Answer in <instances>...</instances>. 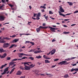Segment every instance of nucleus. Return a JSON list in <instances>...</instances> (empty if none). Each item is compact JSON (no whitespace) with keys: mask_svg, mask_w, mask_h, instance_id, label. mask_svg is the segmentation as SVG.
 Segmentation results:
<instances>
[{"mask_svg":"<svg viewBox=\"0 0 78 78\" xmlns=\"http://www.w3.org/2000/svg\"><path fill=\"white\" fill-rule=\"evenodd\" d=\"M48 28V27H43L42 26H40L39 28H37L36 30L37 33H39V32L40 31L41 28V29H47Z\"/></svg>","mask_w":78,"mask_h":78,"instance_id":"obj_1","label":"nucleus"},{"mask_svg":"<svg viewBox=\"0 0 78 78\" xmlns=\"http://www.w3.org/2000/svg\"><path fill=\"white\" fill-rule=\"evenodd\" d=\"M66 62H67L66 61H62L61 62H60L58 64V65H61V64L62 65H67V64H69L70 63H66Z\"/></svg>","mask_w":78,"mask_h":78,"instance_id":"obj_2","label":"nucleus"},{"mask_svg":"<svg viewBox=\"0 0 78 78\" xmlns=\"http://www.w3.org/2000/svg\"><path fill=\"white\" fill-rule=\"evenodd\" d=\"M18 56L19 57V58H22L23 55H25V56H28V54H25L23 53H20L18 54Z\"/></svg>","mask_w":78,"mask_h":78,"instance_id":"obj_3","label":"nucleus"},{"mask_svg":"<svg viewBox=\"0 0 78 78\" xmlns=\"http://www.w3.org/2000/svg\"><path fill=\"white\" fill-rule=\"evenodd\" d=\"M49 27V28H50V30L51 31H52V32H56L55 31V30H57V29H58V28H52L51 27Z\"/></svg>","mask_w":78,"mask_h":78,"instance_id":"obj_4","label":"nucleus"},{"mask_svg":"<svg viewBox=\"0 0 78 78\" xmlns=\"http://www.w3.org/2000/svg\"><path fill=\"white\" fill-rule=\"evenodd\" d=\"M6 17L5 16L3 15H1L0 16V20L1 21H3L5 20V19Z\"/></svg>","mask_w":78,"mask_h":78,"instance_id":"obj_5","label":"nucleus"},{"mask_svg":"<svg viewBox=\"0 0 78 78\" xmlns=\"http://www.w3.org/2000/svg\"><path fill=\"white\" fill-rule=\"evenodd\" d=\"M9 44L8 43L4 44L3 47V48H7L9 47Z\"/></svg>","mask_w":78,"mask_h":78,"instance_id":"obj_6","label":"nucleus"},{"mask_svg":"<svg viewBox=\"0 0 78 78\" xmlns=\"http://www.w3.org/2000/svg\"><path fill=\"white\" fill-rule=\"evenodd\" d=\"M73 71H75V72H78V68L74 69L73 68L71 70V71L72 72H73Z\"/></svg>","mask_w":78,"mask_h":78,"instance_id":"obj_7","label":"nucleus"},{"mask_svg":"<svg viewBox=\"0 0 78 78\" xmlns=\"http://www.w3.org/2000/svg\"><path fill=\"white\" fill-rule=\"evenodd\" d=\"M55 52H56V49H53L51 52V55L55 54Z\"/></svg>","mask_w":78,"mask_h":78,"instance_id":"obj_8","label":"nucleus"},{"mask_svg":"<svg viewBox=\"0 0 78 78\" xmlns=\"http://www.w3.org/2000/svg\"><path fill=\"white\" fill-rule=\"evenodd\" d=\"M22 73V71H18L16 73V75H20Z\"/></svg>","mask_w":78,"mask_h":78,"instance_id":"obj_9","label":"nucleus"},{"mask_svg":"<svg viewBox=\"0 0 78 78\" xmlns=\"http://www.w3.org/2000/svg\"><path fill=\"white\" fill-rule=\"evenodd\" d=\"M4 39H6V40L9 41V40H10V39H11V38H9V37H6L5 38V37H3V38L1 40H4Z\"/></svg>","mask_w":78,"mask_h":78,"instance_id":"obj_10","label":"nucleus"},{"mask_svg":"<svg viewBox=\"0 0 78 78\" xmlns=\"http://www.w3.org/2000/svg\"><path fill=\"white\" fill-rule=\"evenodd\" d=\"M19 41V39H15L13 40L12 41V43H15L16 42H18V41Z\"/></svg>","mask_w":78,"mask_h":78,"instance_id":"obj_11","label":"nucleus"},{"mask_svg":"<svg viewBox=\"0 0 78 78\" xmlns=\"http://www.w3.org/2000/svg\"><path fill=\"white\" fill-rule=\"evenodd\" d=\"M24 70H30V68L28 66H24Z\"/></svg>","mask_w":78,"mask_h":78,"instance_id":"obj_12","label":"nucleus"},{"mask_svg":"<svg viewBox=\"0 0 78 78\" xmlns=\"http://www.w3.org/2000/svg\"><path fill=\"white\" fill-rule=\"evenodd\" d=\"M59 10L62 12H64V10H63V9L62 8V7H61L60 8Z\"/></svg>","mask_w":78,"mask_h":78,"instance_id":"obj_13","label":"nucleus"},{"mask_svg":"<svg viewBox=\"0 0 78 78\" xmlns=\"http://www.w3.org/2000/svg\"><path fill=\"white\" fill-rule=\"evenodd\" d=\"M41 52H42V51H34V53L37 54L39 53H41Z\"/></svg>","mask_w":78,"mask_h":78,"instance_id":"obj_14","label":"nucleus"},{"mask_svg":"<svg viewBox=\"0 0 78 78\" xmlns=\"http://www.w3.org/2000/svg\"><path fill=\"white\" fill-rule=\"evenodd\" d=\"M6 66H7V64L6 63H5V65L2 66L0 67V69H3V68L5 67Z\"/></svg>","mask_w":78,"mask_h":78,"instance_id":"obj_15","label":"nucleus"},{"mask_svg":"<svg viewBox=\"0 0 78 78\" xmlns=\"http://www.w3.org/2000/svg\"><path fill=\"white\" fill-rule=\"evenodd\" d=\"M17 45L14 44H12L11 46L9 47V48H12L13 47H16Z\"/></svg>","mask_w":78,"mask_h":78,"instance_id":"obj_16","label":"nucleus"},{"mask_svg":"<svg viewBox=\"0 0 78 78\" xmlns=\"http://www.w3.org/2000/svg\"><path fill=\"white\" fill-rule=\"evenodd\" d=\"M58 12L60 16H63V17L66 16V15H64V14H62V13H61V12H60V11H59Z\"/></svg>","mask_w":78,"mask_h":78,"instance_id":"obj_17","label":"nucleus"},{"mask_svg":"<svg viewBox=\"0 0 78 78\" xmlns=\"http://www.w3.org/2000/svg\"><path fill=\"white\" fill-rule=\"evenodd\" d=\"M23 64H24V66H27L26 65V64L27 65H28L29 66L30 65V64H28V62H25L23 63Z\"/></svg>","mask_w":78,"mask_h":78,"instance_id":"obj_18","label":"nucleus"},{"mask_svg":"<svg viewBox=\"0 0 78 78\" xmlns=\"http://www.w3.org/2000/svg\"><path fill=\"white\" fill-rule=\"evenodd\" d=\"M67 2L68 4H69V6H72V5H73V3L72 2Z\"/></svg>","mask_w":78,"mask_h":78,"instance_id":"obj_19","label":"nucleus"},{"mask_svg":"<svg viewBox=\"0 0 78 78\" xmlns=\"http://www.w3.org/2000/svg\"><path fill=\"white\" fill-rule=\"evenodd\" d=\"M9 67H7L6 68H5L4 71V72H7V71H8V69H9Z\"/></svg>","mask_w":78,"mask_h":78,"instance_id":"obj_20","label":"nucleus"},{"mask_svg":"<svg viewBox=\"0 0 78 78\" xmlns=\"http://www.w3.org/2000/svg\"><path fill=\"white\" fill-rule=\"evenodd\" d=\"M15 63H16V62H10L9 64V66H10L11 65H12V64H14Z\"/></svg>","mask_w":78,"mask_h":78,"instance_id":"obj_21","label":"nucleus"},{"mask_svg":"<svg viewBox=\"0 0 78 78\" xmlns=\"http://www.w3.org/2000/svg\"><path fill=\"white\" fill-rule=\"evenodd\" d=\"M0 51L1 53H2V52H4V50H3V49L0 48Z\"/></svg>","mask_w":78,"mask_h":78,"instance_id":"obj_22","label":"nucleus"},{"mask_svg":"<svg viewBox=\"0 0 78 78\" xmlns=\"http://www.w3.org/2000/svg\"><path fill=\"white\" fill-rule=\"evenodd\" d=\"M36 58L37 59H40L42 58V56H41V55H39L38 56H37Z\"/></svg>","mask_w":78,"mask_h":78,"instance_id":"obj_23","label":"nucleus"},{"mask_svg":"<svg viewBox=\"0 0 78 78\" xmlns=\"http://www.w3.org/2000/svg\"><path fill=\"white\" fill-rule=\"evenodd\" d=\"M28 59H30V60H31L32 61H33V60H34V58L32 57H30Z\"/></svg>","mask_w":78,"mask_h":78,"instance_id":"obj_24","label":"nucleus"},{"mask_svg":"<svg viewBox=\"0 0 78 78\" xmlns=\"http://www.w3.org/2000/svg\"><path fill=\"white\" fill-rule=\"evenodd\" d=\"M45 63H50V62L48 60H45Z\"/></svg>","mask_w":78,"mask_h":78,"instance_id":"obj_25","label":"nucleus"},{"mask_svg":"<svg viewBox=\"0 0 78 78\" xmlns=\"http://www.w3.org/2000/svg\"><path fill=\"white\" fill-rule=\"evenodd\" d=\"M69 33H70V32H69L65 31V32H63V34H69Z\"/></svg>","mask_w":78,"mask_h":78,"instance_id":"obj_26","label":"nucleus"},{"mask_svg":"<svg viewBox=\"0 0 78 78\" xmlns=\"http://www.w3.org/2000/svg\"><path fill=\"white\" fill-rule=\"evenodd\" d=\"M30 41H26L25 42V44H30Z\"/></svg>","mask_w":78,"mask_h":78,"instance_id":"obj_27","label":"nucleus"},{"mask_svg":"<svg viewBox=\"0 0 78 78\" xmlns=\"http://www.w3.org/2000/svg\"><path fill=\"white\" fill-rule=\"evenodd\" d=\"M44 8V9H46V7L45 6H42V5H41L40 7V8Z\"/></svg>","mask_w":78,"mask_h":78,"instance_id":"obj_28","label":"nucleus"},{"mask_svg":"<svg viewBox=\"0 0 78 78\" xmlns=\"http://www.w3.org/2000/svg\"><path fill=\"white\" fill-rule=\"evenodd\" d=\"M64 78H67L69 77V75H68V74L65 75L64 76Z\"/></svg>","mask_w":78,"mask_h":78,"instance_id":"obj_29","label":"nucleus"},{"mask_svg":"<svg viewBox=\"0 0 78 78\" xmlns=\"http://www.w3.org/2000/svg\"><path fill=\"white\" fill-rule=\"evenodd\" d=\"M18 34L16 35H12V36H10V37H16V35H17Z\"/></svg>","mask_w":78,"mask_h":78,"instance_id":"obj_30","label":"nucleus"},{"mask_svg":"<svg viewBox=\"0 0 78 78\" xmlns=\"http://www.w3.org/2000/svg\"><path fill=\"white\" fill-rule=\"evenodd\" d=\"M37 16H38V17H41V13H38Z\"/></svg>","mask_w":78,"mask_h":78,"instance_id":"obj_31","label":"nucleus"},{"mask_svg":"<svg viewBox=\"0 0 78 78\" xmlns=\"http://www.w3.org/2000/svg\"><path fill=\"white\" fill-rule=\"evenodd\" d=\"M7 55V54L6 53H5L3 54V56L5 58L6 56V55Z\"/></svg>","mask_w":78,"mask_h":78,"instance_id":"obj_32","label":"nucleus"},{"mask_svg":"<svg viewBox=\"0 0 78 78\" xmlns=\"http://www.w3.org/2000/svg\"><path fill=\"white\" fill-rule=\"evenodd\" d=\"M34 50L33 49H31L30 51H29V52H34Z\"/></svg>","mask_w":78,"mask_h":78,"instance_id":"obj_33","label":"nucleus"},{"mask_svg":"<svg viewBox=\"0 0 78 78\" xmlns=\"http://www.w3.org/2000/svg\"><path fill=\"white\" fill-rule=\"evenodd\" d=\"M9 6H10V7L11 8H12V7H13V6H14V5H12V4H9Z\"/></svg>","mask_w":78,"mask_h":78,"instance_id":"obj_34","label":"nucleus"},{"mask_svg":"<svg viewBox=\"0 0 78 78\" xmlns=\"http://www.w3.org/2000/svg\"><path fill=\"white\" fill-rule=\"evenodd\" d=\"M23 59H28V58L26 57H24L21 58Z\"/></svg>","mask_w":78,"mask_h":78,"instance_id":"obj_35","label":"nucleus"},{"mask_svg":"<svg viewBox=\"0 0 78 78\" xmlns=\"http://www.w3.org/2000/svg\"><path fill=\"white\" fill-rule=\"evenodd\" d=\"M11 59V58L10 57H7V60H10Z\"/></svg>","mask_w":78,"mask_h":78,"instance_id":"obj_36","label":"nucleus"},{"mask_svg":"<svg viewBox=\"0 0 78 78\" xmlns=\"http://www.w3.org/2000/svg\"><path fill=\"white\" fill-rule=\"evenodd\" d=\"M30 44H32V45H34V42H30Z\"/></svg>","mask_w":78,"mask_h":78,"instance_id":"obj_37","label":"nucleus"},{"mask_svg":"<svg viewBox=\"0 0 78 78\" xmlns=\"http://www.w3.org/2000/svg\"><path fill=\"white\" fill-rule=\"evenodd\" d=\"M17 60H18L17 58H15L12 60V61H17Z\"/></svg>","mask_w":78,"mask_h":78,"instance_id":"obj_38","label":"nucleus"},{"mask_svg":"<svg viewBox=\"0 0 78 78\" xmlns=\"http://www.w3.org/2000/svg\"><path fill=\"white\" fill-rule=\"evenodd\" d=\"M20 69L21 70H24V68L23 67V66H21L20 67Z\"/></svg>","mask_w":78,"mask_h":78,"instance_id":"obj_39","label":"nucleus"},{"mask_svg":"<svg viewBox=\"0 0 78 78\" xmlns=\"http://www.w3.org/2000/svg\"><path fill=\"white\" fill-rule=\"evenodd\" d=\"M49 14H53V13L51 11H49Z\"/></svg>","mask_w":78,"mask_h":78,"instance_id":"obj_40","label":"nucleus"},{"mask_svg":"<svg viewBox=\"0 0 78 78\" xmlns=\"http://www.w3.org/2000/svg\"><path fill=\"white\" fill-rule=\"evenodd\" d=\"M3 6H5V5H4V4H2V5H1L0 6V8H3Z\"/></svg>","mask_w":78,"mask_h":78,"instance_id":"obj_41","label":"nucleus"},{"mask_svg":"<svg viewBox=\"0 0 78 78\" xmlns=\"http://www.w3.org/2000/svg\"><path fill=\"white\" fill-rule=\"evenodd\" d=\"M37 18H36L37 20H39L40 19V18H39V16H36Z\"/></svg>","mask_w":78,"mask_h":78,"instance_id":"obj_42","label":"nucleus"},{"mask_svg":"<svg viewBox=\"0 0 78 78\" xmlns=\"http://www.w3.org/2000/svg\"><path fill=\"white\" fill-rule=\"evenodd\" d=\"M48 16H46L45 17V19H46V20H48Z\"/></svg>","mask_w":78,"mask_h":78,"instance_id":"obj_43","label":"nucleus"},{"mask_svg":"<svg viewBox=\"0 0 78 78\" xmlns=\"http://www.w3.org/2000/svg\"><path fill=\"white\" fill-rule=\"evenodd\" d=\"M47 75V76H48V75H50V76H52V75H51V74H47V73H46Z\"/></svg>","mask_w":78,"mask_h":78,"instance_id":"obj_44","label":"nucleus"},{"mask_svg":"<svg viewBox=\"0 0 78 78\" xmlns=\"http://www.w3.org/2000/svg\"><path fill=\"white\" fill-rule=\"evenodd\" d=\"M2 1L3 3H5V4H6V3L5 2V0H2Z\"/></svg>","mask_w":78,"mask_h":78,"instance_id":"obj_45","label":"nucleus"},{"mask_svg":"<svg viewBox=\"0 0 78 78\" xmlns=\"http://www.w3.org/2000/svg\"><path fill=\"white\" fill-rule=\"evenodd\" d=\"M78 12V10H76L75 12H73L74 14H76V13H77Z\"/></svg>","mask_w":78,"mask_h":78,"instance_id":"obj_46","label":"nucleus"},{"mask_svg":"<svg viewBox=\"0 0 78 78\" xmlns=\"http://www.w3.org/2000/svg\"><path fill=\"white\" fill-rule=\"evenodd\" d=\"M5 73H6V72H4L2 73L1 74L2 75H5Z\"/></svg>","mask_w":78,"mask_h":78,"instance_id":"obj_47","label":"nucleus"},{"mask_svg":"<svg viewBox=\"0 0 78 78\" xmlns=\"http://www.w3.org/2000/svg\"><path fill=\"white\" fill-rule=\"evenodd\" d=\"M76 58V57H72L70 59V60H72V59H75V58Z\"/></svg>","mask_w":78,"mask_h":78,"instance_id":"obj_48","label":"nucleus"},{"mask_svg":"<svg viewBox=\"0 0 78 78\" xmlns=\"http://www.w3.org/2000/svg\"><path fill=\"white\" fill-rule=\"evenodd\" d=\"M0 57H1V59H3V58H5L3 55L1 56H1H0Z\"/></svg>","mask_w":78,"mask_h":78,"instance_id":"obj_49","label":"nucleus"},{"mask_svg":"<svg viewBox=\"0 0 78 78\" xmlns=\"http://www.w3.org/2000/svg\"><path fill=\"white\" fill-rule=\"evenodd\" d=\"M16 69V68H14L13 69H12L11 70V71L12 72H13L14 70V69Z\"/></svg>","mask_w":78,"mask_h":78,"instance_id":"obj_50","label":"nucleus"},{"mask_svg":"<svg viewBox=\"0 0 78 78\" xmlns=\"http://www.w3.org/2000/svg\"><path fill=\"white\" fill-rule=\"evenodd\" d=\"M41 12H45V10L44 9H41Z\"/></svg>","mask_w":78,"mask_h":78,"instance_id":"obj_51","label":"nucleus"},{"mask_svg":"<svg viewBox=\"0 0 78 78\" xmlns=\"http://www.w3.org/2000/svg\"><path fill=\"white\" fill-rule=\"evenodd\" d=\"M76 63H74V64H72V66H76Z\"/></svg>","mask_w":78,"mask_h":78,"instance_id":"obj_52","label":"nucleus"},{"mask_svg":"<svg viewBox=\"0 0 78 78\" xmlns=\"http://www.w3.org/2000/svg\"><path fill=\"white\" fill-rule=\"evenodd\" d=\"M56 66V65H53L51 67V68H54V67H55V66Z\"/></svg>","mask_w":78,"mask_h":78,"instance_id":"obj_53","label":"nucleus"},{"mask_svg":"<svg viewBox=\"0 0 78 78\" xmlns=\"http://www.w3.org/2000/svg\"><path fill=\"white\" fill-rule=\"evenodd\" d=\"M71 14H72V13H68V14H65L64 15H65V16H67L68 15H70Z\"/></svg>","mask_w":78,"mask_h":78,"instance_id":"obj_54","label":"nucleus"},{"mask_svg":"<svg viewBox=\"0 0 78 78\" xmlns=\"http://www.w3.org/2000/svg\"><path fill=\"white\" fill-rule=\"evenodd\" d=\"M6 42V41H5L4 40H2V43H4V42Z\"/></svg>","mask_w":78,"mask_h":78,"instance_id":"obj_55","label":"nucleus"},{"mask_svg":"<svg viewBox=\"0 0 78 78\" xmlns=\"http://www.w3.org/2000/svg\"><path fill=\"white\" fill-rule=\"evenodd\" d=\"M50 18L51 19H52V20H55V19L53 17H50Z\"/></svg>","mask_w":78,"mask_h":78,"instance_id":"obj_56","label":"nucleus"},{"mask_svg":"<svg viewBox=\"0 0 78 78\" xmlns=\"http://www.w3.org/2000/svg\"><path fill=\"white\" fill-rule=\"evenodd\" d=\"M41 76H45V75L44 74H40Z\"/></svg>","mask_w":78,"mask_h":78,"instance_id":"obj_57","label":"nucleus"},{"mask_svg":"<svg viewBox=\"0 0 78 78\" xmlns=\"http://www.w3.org/2000/svg\"><path fill=\"white\" fill-rule=\"evenodd\" d=\"M70 19H65L64 20V21H68V20H69Z\"/></svg>","mask_w":78,"mask_h":78,"instance_id":"obj_58","label":"nucleus"},{"mask_svg":"<svg viewBox=\"0 0 78 78\" xmlns=\"http://www.w3.org/2000/svg\"><path fill=\"white\" fill-rule=\"evenodd\" d=\"M55 41H56V40H55V39H53L52 41V42H55Z\"/></svg>","mask_w":78,"mask_h":78,"instance_id":"obj_59","label":"nucleus"},{"mask_svg":"<svg viewBox=\"0 0 78 78\" xmlns=\"http://www.w3.org/2000/svg\"><path fill=\"white\" fill-rule=\"evenodd\" d=\"M37 15V14H36V13H34V17H36V16Z\"/></svg>","mask_w":78,"mask_h":78,"instance_id":"obj_60","label":"nucleus"},{"mask_svg":"<svg viewBox=\"0 0 78 78\" xmlns=\"http://www.w3.org/2000/svg\"><path fill=\"white\" fill-rule=\"evenodd\" d=\"M32 23V22H29L28 23V24H29V25H30V23Z\"/></svg>","mask_w":78,"mask_h":78,"instance_id":"obj_61","label":"nucleus"},{"mask_svg":"<svg viewBox=\"0 0 78 78\" xmlns=\"http://www.w3.org/2000/svg\"><path fill=\"white\" fill-rule=\"evenodd\" d=\"M15 66H16V64H14V65L11 67V68H13V67H15Z\"/></svg>","mask_w":78,"mask_h":78,"instance_id":"obj_62","label":"nucleus"},{"mask_svg":"<svg viewBox=\"0 0 78 78\" xmlns=\"http://www.w3.org/2000/svg\"><path fill=\"white\" fill-rule=\"evenodd\" d=\"M70 59H71L70 58H69L68 59H66V61H69L70 60H71Z\"/></svg>","mask_w":78,"mask_h":78,"instance_id":"obj_63","label":"nucleus"},{"mask_svg":"<svg viewBox=\"0 0 78 78\" xmlns=\"http://www.w3.org/2000/svg\"><path fill=\"white\" fill-rule=\"evenodd\" d=\"M76 25V24H73L71 25V27H73V26H75V25Z\"/></svg>","mask_w":78,"mask_h":78,"instance_id":"obj_64","label":"nucleus"}]
</instances>
